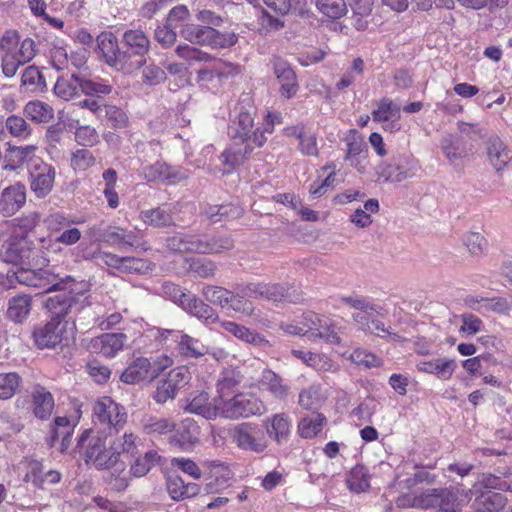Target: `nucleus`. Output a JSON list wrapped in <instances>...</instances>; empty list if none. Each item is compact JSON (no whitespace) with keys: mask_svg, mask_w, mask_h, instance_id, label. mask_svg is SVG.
Here are the masks:
<instances>
[{"mask_svg":"<svg viewBox=\"0 0 512 512\" xmlns=\"http://www.w3.org/2000/svg\"><path fill=\"white\" fill-rule=\"evenodd\" d=\"M97 48L106 64L118 71L129 72V52L121 51L112 32H102L96 38Z\"/></svg>","mask_w":512,"mask_h":512,"instance_id":"9","label":"nucleus"},{"mask_svg":"<svg viewBox=\"0 0 512 512\" xmlns=\"http://www.w3.org/2000/svg\"><path fill=\"white\" fill-rule=\"evenodd\" d=\"M31 241L26 236L13 237L7 241L0 251L2 260L18 267H25L26 257Z\"/></svg>","mask_w":512,"mask_h":512,"instance_id":"18","label":"nucleus"},{"mask_svg":"<svg viewBox=\"0 0 512 512\" xmlns=\"http://www.w3.org/2000/svg\"><path fill=\"white\" fill-rule=\"evenodd\" d=\"M33 412L39 419H47L50 417L54 408V399L52 394L45 389H37L32 394Z\"/></svg>","mask_w":512,"mask_h":512,"instance_id":"41","label":"nucleus"},{"mask_svg":"<svg viewBox=\"0 0 512 512\" xmlns=\"http://www.w3.org/2000/svg\"><path fill=\"white\" fill-rule=\"evenodd\" d=\"M320 13L331 19H339L347 13L345 0H314Z\"/></svg>","mask_w":512,"mask_h":512,"instance_id":"50","label":"nucleus"},{"mask_svg":"<svg viewBox=\"0 0 512 512\" xmlns=\"http://www.w3.org/2000/svg\"><path fill=\"white\" fill-rule=\"evenodd\" d=\"M5 128L11 136L26 139L31 135V127L26 120L17 115H10L5 121Z\"/></svg>","mask_w":512,"mask_h":512,"instance_id":"55","label":"nucleus"},{"mask_svg":"<svg viewBox=\"0 0 512 512\" xmlns=\"http://www.w3.org/2000/svg\"><path fill=\"white\" fill-rule=\"evenodd\" d=\"M181 308L190 315L203 321L205 324H213L219 321L218 313L209 304L194 294H189Z\"/></svg>","mask_w":512,"mask_h":512,"instance_id":"24","label":"nucleus"},{"mask_svg":"<svg viewBox=\"0 0 512 512\" xmlns=\"http://www.w3.org/2000/svg\"><path fill=\"white\" fill-rule=\"evenodd\" d=\"M21 82L33 91H43L46 88L45 78L36 66H29L24 70Z\"/></svg>","mask_w":512,"mask_h":512,"instance_id":"58","label":"nucleus"},{"mask_svg":"<svg viewBox=\"0 0 512 512\" xmlns=\"http://www.w3.org/2000/svg\"><path fill=\"white\" fill-rule=\"evenodd\" d=\"M189 171L183 167L171 166L163 161L143 167V175L147 181H163L176 184L189 177Z\"/></svg>","mask_w":512,"mask_h":512,"instance_id":"14","label":"nucleus"},{"mask_svg":"<svg viewBox=\"0 0 512 512\" xmlns=\"http://www.w3.org/2000/svg\"><path fill=\"white\" fill-rule=\"evenodd\" d=\"M486 154L490 164L497 173L504 168L512 160V151L498 136H491L486 141Z\"/></svg>","mask_w":512,"mask_h":512,"instance_id":"21","label":"nucleus"},{"mask_svg":"<svg viewBox=\"0 0 512 512\" xmlns=\"http://www.w3.org/2000/svg\"><path fill=\"white\" fill-rule=\"evenodd\" d=\"M55 168L43 161L33 164L29 172L30 189L37 198L46 197L53 188Z\"/></svg>","mask_w":512,"mask_h":512,"instance_id":"12","label":"nucleus"},{"mask_svg":"<svg viewBox=\"0 0 512 512\" xmlns=\"http://www.w3.org/2000/svg\"><path fill=\"white\" fill-rule=\"evenodd\" d=\"M401 107L390 98L384 97L376 103V109L372 111V119L378 123H384L386 131L395 132L401 128Z\"/></svg>","mask_w":512,"mask_h":512,"instance_id":"15","label":"nucleus"},{"mask_svg":"<svg viewBox=\"0 0 512 512\" xmlns=\"http://www.w3.org/2000/svg\"><path fill=\"white\" fill-rule=\"evenodd\" d=\"M304 326L306 335L312 339H323L331 344L340 343V337L335 331L331 319L325 316H319L316 313L309 312L304 315Z\"/></svg>","mask_w":512,"mask_h":512,"instance_id":"13","label":"nucleus"},{"mask_svg":"<svg viewBox=\"0 0 512 512\" xmlns=\"http://www.w3.org/2000/svg\"><path fill=\"white\" fill-rule=\"evenodd\" d=\"M20 384V376L17 373L0 374V398H11Z\"/></svg>","mask_w":512,"mask_h":512,"instance_id":"62","label":"nucleus"},{"mask_svg":"<svg viewBox=\"0 0 512 512\" xmlns=\"http://www.w3.org/2000/svg\"><path fill=\"white\" fill-rule=\"evenodd\" d=\"M170 251L179 253H221L233 248V240L227 236L200 237L197 235L176 233L166 239Z\"/></svg>","mask_w":512,"mask_h":512,"instance_id":"4","label":"nucleus"},{"mask_svg":"<svg viewBox=\"0 0 512 512\" xmlns=\"http://www.w3.org/2000/svg\"><path fill=\"white\" fill-rule=\"evenodd\" d=\"M122 41L125 51L129 52V72L146 64L145 55L150 49V40L140 29H129L124 32Z\"/></svg>","mask_w":512,"mask_h":512,"instance_id":"11","label":"nucleus"},{"mask_svg":"<svg viewBox=\"0 0 512 512\" xmlns=\"http://www.w3.org/2000/svg\"><path fill=\"white\" fill-rule=\"evenodd\" d=\"M103 117L107 124L116 129L125 128L129 122L127 114L115 105L103 104Z\"/></svg>","mask_w":512,"mask_h":512,"instance_id":"56","label":"nucleus"},{"mask_svg":"<svg viewBox=\"0 0 512 512\" xmlns=\"http://www.w3.org/2000/svg\"><path fill=\"white\" fill-rule=\"evenodd\" d=\"M86 371L90 377L98 384L108 381L111 370L108 366L101 364L97 360H91L86 364Z\"/></svg>","mask_w":512,"mask_h":512,"instance_id":"64","label":"nucleus"},{"mask_svg":"<svg viewBox=\"0 0 512 512\" xmlns=\"http://www.w3.org/2000/svg\"><path fill=\"white\" fill-rule=\"evenodd\" d=\"M157 376L149 359L138 357L134 359L122 372L120 379L126 384H136L141 381L152 380Z\"/></svg>","mask_w":512,"mask_h":512,"instance_id":"22","label":"nucleus"},{"mask_svg":"<svg viewBox=\"0 0 512 512\" xmlns=\"http://www.w3.org/2000/svg\"><path fill=\"white\" fill-rule=\"evenodd\" d=\"M457 495L449 488H432L423 491L418 495L416 504L418 509L440 508L448 505L449 501L454 500Z\"/></svg>","mask_w":512,"mask_h":512,"instance_id":"25","label":"nucleus"},{"mask_svg":"<svg viewBox=\"0 0 512 512\" xmlns=\"http://www.w3.org/2000/svg\"><path fill=\"white\" fill-rule=\"evenodd\" d=\"M79 87L86 96L103 97L112 92V86L98 80L82 79L79 82Z\"/></svg>","mask_w":512,"mask_h":512,"instance_id":"57","label":"nucleus"},{"mask_svg":"<svg viewBox=\"0 0 512 512\" xmlns=\"http://www.w3.org/2000/svg\"><path fill=\"white\" fill-rule=\"evenodd\" d=\"M263 428L269 438L277 444L287 442L291 432V420L286 413L274 414L263 421Z\"/></svg>","mask_w":512,"mask_h":512,"instance_id":"23","label":"nucleus"},{"mask_svg":"<svg viewBox=\"0 0 512 512\" xmlns=\"http://www.w3.org/2000/svg\"><path fill=\"white\" fill-rule=\"evenodd\" d=\"M160 456L157 451L149 450L143 457H137L131 465L130 471L135 477H142L147 474L152 467L158 464Z\"/></svg>","mask_w":512,"mask_h":512,"instance_id":"51","label":"nucleus"},{"mask_svg":"<svg viewBox=\"0 0 512 512\" xmlns=\"http://www.w3.org/2000/svg\"><path fill=\"white\" fill-rule=\"evenodd\" d=\"M198 426L189 419L182 422L177 432L171 438V444L183 450L190 449L198 441Z\"/></svg>","mask_w":512,"mask_h":512,"instance_id":"34","label":"nucleus"},{"mask_svg":"<svg viewBox=\"0 0 512 512\" xmlns=\"http://www.w3.org/2000/svg\"><path fill=\"white\" fill-rule=\"evenodd\" d=\"M126 340L124 333H105L92 338L87 347L92 353L112 358L123 349Z\"/></svg>","mask_w":512,"mask_h":512,"instance_id":"16","label":"nucleus"},{"mask_svg":"<svg viewBox=\"0 0 512 512\" xmlns=\"http://www.w3.org/2000/svg\"><path fill=\"white\" fill-rule=\"evenodd\" d=\"M212 62V66L210 68H202L197 72V79L199 81H212L215 76L222 77L229 73H231L232 66L223 63L221 60L214 59L210 61Z\"/></svg>","mask_w":512,"mask_h":512,"instance_id":"54","label":"nucleus"},{"mask_svg":"<svg viewBox=\"0 0 512 512\" xmlns=\"http://www.w3.org/2000/svg\"><path fill=\"white\" fill-rule=\"evenodd\" d=\"M233 442L242 450L262 453L268 447L264 431L256 424L244 422L236 425L232 431Z\"/></svg>","mask_w":512,"mask_h":512,"instance_id":"8","label":"nucleus"},{"mask_svg":"<svg viewBox=\"0 0 512 512\" xmlns=\"http://www.w3.org/2000/svg\"><path fill=\"white\" fill-rule=\"evenodd\" d=\"M295 134L299 139L300 151L308 156H317L318 149L316 143V137L313 134H308L303 128H295Z\"/></svg>","mask_w":512,"mask_h":512,"instance_id":"63","label":"nucleus"},{"mask_svg":"<svg viewBox=\"0 0 512 512\" xmlns=\"http://www.w3.org/2000/svg\"><path fill=\"white\" fill-rule=\"evenodd\" d=\"M265 410L264 403L249 394L237 393L227 400L220 401V416L228 419L261 415Z\"/></svg>","mask_w":512,"mask_h":512,"instance_id":"7","label":"nucleus"},{"mask_svg":"<svg viewBox=\"0 0 512 512\" xmlns=\"http://www.w3.org/2000/svg\"><path fill=\"white\" fill-rule=\"evenodd\" d=\"M507 503L508 499L504 494L488 490L476 496L473 507L476 512H501Z\"/></svg>","mask_w":512,"mask_h":512,"instance_id":"29","label":"nucleus"},{"mask_svg":"<svg viewBox=\"0 0 512 512\" xmlns=\"http://www.w3.org/2000/svg\"><path fill=\"white\" fill-rule=\"evenodd\" d=\"M181 353L187 357L198 358L208 352V348L198 339L187 334H181L178 342Z\"/></svg>","mask_w":512,"mask_h":512,"instance_id":"49","label":"nucleus"},{"mask_svg":"<svg viewBox=\"0 0 512 512\" xmlns=\"http://www.w3.org/2000/svg\"><path fill=\"white\" fill-rule=\"evenodd\" d=\"M185 410L211 420L220 416V402L216 405H211L208 394L200 392L188 402Z\"/></svg>","mask_w":512,"mask_h":512,"instance_id":"31","label":"nucleus"},{"mask_svg":"<svg viewBox=\"0 0 512 512\" xmlns=\"http://www.w3.org/2000/svg\"><path fill=\"white\" fill-rule=\"evenodd\" d=\"M324 402L319 386L312 385L306 389H302L299 393L298 403L306 410H317Z\"/></svg>","mask_w":512,"mask_h":512,"instance_id":"48","label":"nucleus"},{"mask_svg":"<svg viewBox=\"0 0 512 512\" xmlns=\"http://www.w3.org/2000/svg\"><path fill=\"white\" fill-rule=\"evenodd\" d=\"M419 371L436 374L439 379L448 380L452 377L457 364L453 359L438 358L431 361H422L418 363Z\"/></svg>","mask_w":512,"mask_h":512,"instance_id":"33","label":"nucleus"},{"mask_svg":"<svg viewBox=\"0 0 512 512\" xmlns=\"http://www.w3.org/2000/svg\"><path fill=\"white\" fill-rule=\"evenodd\" d=\"M273 71L280 83L281 96L290 99L294 97L299 89L297 76L288 62L274 58Z\"/></svg>","mask_w":512,"mask_h":512,"instance_id":"19","label":"nucleus"},{"mask_svg":"<svg viewBox=\"0 0 512 512\" xmlns=\"http://www.w3.org/2000/svg\"><path fill=\"white\" fill-rule=\"evenodd\" d=\"M254 121L249 111H240L237 120L229 127L228 134L236 145L252 144L254 147H262L267 140L266 133L273 132V124L266 123L263 129L253 130Z\"/></svg>","mask_w":512,"mask_h":512,"instance_id":"6","label":"nucleus"},{"mask_svg":"<svg viewBox=\"0 0 512 512\" xmlns=\"http://www.w3.org/2000/svg\"><path fill=\"white\" fill-rule=\"evenodd\" d=\"M220 324L223 330L232 334L241 341L262 348H267L271 346L269 341L265 339L262 335L250 330L249 328L243 325H240L233 321H222Z\"/></svg>","mask_w":512,"mask_h":512,"instance_id":"28","label":"nucleus"},{"mask_svg":"<svg viewBox=\"0 0 512 512\" xmlns=\"http://www.w3.org/2000/svg\"><path fill=\"white\" fill-rule=\"evenodd\" d=\"M26 202V188L22 183H16L5 188L0 196V213L4 217L13 216Z\"/></svg>","mask_w":512,"mask_h":512,"instance_id":"20","label":"nucleus"},{"mask_svg":"<svg viewBox=\"0 0 512 512\" xmlns=\"http://www.w3.org/2000/svg\"><path fill=\"white\" fill-rule=\"evenodd\" d=\"M263 390L268 391L275 399L285 400L290 393V386L271 369H264L259 379Z\"/></svg>","mask_w":512,"mask_h":512,"instance_id":"27","label":"nucleus"},{"mask_svg":"<svg viewBox=\"0 0 512 512\" xmlns=\"http://www.w3.org/2000/svg\"><path fill=\"white\" fill-rule=\"evenodd\" d=\"M78 297L72 288L62 291L45 301V307L51 313V319L44 325L35 328L33 338L40 349L54 348L63 340L66 324L63 317L78 306Z\"/></svg>","mask_w":512,"mask_h":512,"instance_id":"2","label":"nucleus"},{"mask_svg":"<svg viewBox=\"0 0 512 512\" xmlns=\"http://www.w3.org/2000/svg\"><path fill=\"white\" fill-rule=\"evenodd\" d=\"M80 80L74 74L70 78L59 77L53 88L54 94L65 101L73 99L78 94Z\"/></svg>","mask_w":512,"mask_h":512,"instance_id":"45","label":"nucleus"},{"mask_svg":"<svg viewBox=\"0 0 512 512\" xmlns=\"http://www.w3.org/2000/svg\"><path fill=\"white\" fill-rule=\"evenodd\" d=\"M167 491L173 500L181 501L196 496L200 487L196 483H185L178 475H170L167 479Z\"/></svg>","mask_w":512,"mask_h":512,"instance_id":"32","label":"nucleus"},{"mask_svg":"<svg viewBox=\"0 0 512 512\" xmlns=\"http://www.w3.org/2000/svg\"><path fill=\"white\" fill-rule=\"evenodd\" d=\"M291 353L298 359L302 360L307 366L314 369H324L326 366L330 367L329 360L321 354L313 352H305L302 350L293 349Z\"/></svg>","mask_w":512,"mask_h":512,"instance_id":"61","label":"nucleus"},{"mask_svg":"<svg viewBox=\"0 0 512 512\" xmlns=\"http://www.w3.org/2000/svg\"><path fill=\"white\" fill-rule=\"evenodd\" d=\"M341 302L351 308L359 310V312L352 314V319L359 324L364 331L370 330V321L372 317L375 314H378L381 309L380 306L369 302L364 297L344 296L341 298Z\"/></svg>","mask_w":512,"mask_h":512,"instance_id":"17","label":"nucleus"},{"mask_svg":"<svg viewBox=\"0 0 512 512\" xmlns=\"http://www.w3.org/2000/svg\"><path fill=\"white\" fill-rule=\"evenodd\" d=\"M128 418L125 407L109 396L98 398L93 404L92 421L104 430L118 433L126 424Z\"/></svg>","mask_w":512,"mask_h":512,"instance_id":"5","label":"nucleus"},{"mask_svg":"<svg viewBox=\"0 0 512 512\" xmlns=\"http://www.w3.org/2000/svg\"><path fill=\"white\" fill-rule=\"evenodd\" d=\"M141 218L146 224H149L153 227H166L174 225L172 214L161 207L142 211Z\"/></svg>","mask_w":512,"mask_h":512,"instance_id":"47","label":"nucleus"},{"mask_svg":"<svg viewBox=\"0 0 512 512\" xmlns=\"http://www.w3.org/2000/svg\"><path fill=\"white\" fill-rule=\"evenodd\" d=\"M292 287L281 283H264L263 299L278 302L290 297L289 290Z\"/></svg>","mask_w":512,"mask_h":512,"instance_id":"60","label":"nucleus"},{"mask_svg":"<svg viewBox=\"0 0 512 512\" xmlns=\"http://www.w3.org/2000/svg\"><path fill=\"white\" fill-rule=\"evenodd\" d=\"M367 153V145L361 139L357 137H353L347 143V153L345 155V160L350 161L351 165L354 166L359 172H364V167L360 165L359 159L362 154Z\"/></svg>","mask_w":512,"mask_h":512,"instance_id":"53","label":"nucleus"},{"mask_svg":"<svg viewBox=\"0 0 512 512\" xmlns=\"http://www.w3.org/2000/svg\"><path fill=\"white\" fill-rule=\"evenodd\" d=\"M190 373L184 366L169 371L167 376L157 382L152 398L159 404H164L169 399H174L177 392L188 384Z\"/></svg>","mask_w":512,"mask_h":512,"instance_id":"10","label":"nucleus"},{"mask_svg":"<svg viewBox=\"0 0 512 512\" xmlns=\"http://www.w3.org/2000/svg\"><path fill=\"white\" fill-rule=\"evenodd\" d=\"M418 168L410 166L403 169L399 165L383 163L379 165L377 174L379 178H383L385 182L399 183L416 175Z\"/></svg>","mask_w":512,"mask_h":512,"instance_id":"37","label":"nucleus"},{"mask_svg":"<svg viewBox=\"0 0 512 512\" xmlns=\"http://www.w3.org/2000/svg\"><path fill=\"white\" fill-rule=\"evenodd\" d=\"M24 114L37 123H47L53 119L51 106L42 101H30L24 107Z\"/></svg>","mask_w":512,"mask_h":512,"instance_id":"43","label":"nucleus"},{"mask_svg":"<svg viewBox=\"0 0 512 512\" xmlns=\"http://www.w3.org/2000/svg\"><path fill=\"white\" fill-rule=\"evenodd\" d=\"M139 437L132 432H125L110 442L114 454L120 459L121 456L135 457L138 454Z\"/></svg>","mask_w":512,"mask_h":512,"instance_id":"36","label":"nucleus"},{"mask_svg":"<svg viewBox=\"0 0 512 512\" xmlns=\"http://www.w3.org/2000/svg\"><path fill=\"white\" fill-rule=\"evenodd\" d=\"M106 438L103 432L85 429L77 440L76 448L86 465L120 473L125 469V463L117 458L110 444L106 445Z\"/></svg>","mask_w":512,"mask_h":512,"instance_id":"3","label":"nucleus"},{"mask_svg":"<svg viewBox=\"0 0 512 512\" xmlns=\"http://www.w3.org/2000/svg\"><path fill=\"white\" fill-rule=\"evenodd\" d=\"M255 148L252 144H245L243 149H227L221 154V161L224 165L235 168L242 165Z\"/></svg>","mask_w":512,"mask_h":512,"instance_id":"52","label":"nucleus"},{"mask_svg":"<svg viewBox=\"0 0 512 512\" xmlns=\"http://www.w3.org/2000/svg\"><path fill=\"white\" fill-rule=\"evenodd\" d=\"M326 423L327 418L321 413L306 415L298 422V433L302 438L311 439L322 431Z\"/></svg>","mask_w":512,"mask_h":512,"instance_id":"38","label":"nucleus"},{"mask_svg":"<svg viewBox=\"0 0 512 512\" xmlns=\"http://www.w3.org/2000/svg\"><path fill=\"white\" fill-rule=\"evenodd\" d=\"M348 487L356 493L365 492L370 488V475L363 465H356L351 469L347 479Z\"/></svg>","mask_w":512,"mask_h":512,"instance_id":"44","label":"nucleus"},{"mask_svg":"<svg viewBox=\"0 0 512 512\" xmlns=\"http://www.w3.org/2000/svg\"><path fill=\"white\" fill-rule=\"evenodd\" d=\"M31 311V297L28 295H17L8 302L7 317L15 322L22 323Z\"/></svg>","mask_w":512,"mask_h":512,"instance_id":"40","label":"nucleus"},{"mask_svg":"<svg viewBox=\"0 0 512 512\" xmlns=\"http://www.w3.org/2000/svg\"><path fill=\"white\" fill-rule=\"evenodd\" d=\"M185 39L190 41L191 43H197L200 45H210L213 44V37L215 35V29L210 26H200V25H188L182 31Z\"/></svg>","mask_w":512,"mask_h":512,"instance_id":"42","label":"nucleus"},{"mask_svg":"<svg viewBox=\"0 0 512 512\" xmlns=\"http://www.w3.org/2000/svg\"><path fill=\"white\" fill-rule=\"evenodd\" d=\"M189 271L200 278H211L217 271V265L212 260L197 258L191 261Z\"/></svg>","mask_w":512,"mask_h":512,"instance_id":"59","label":"nucleus"},{"mask_svg":"<svg viewBox=\"0 0 512 512\" xmlns=\"http://www.w3.org/2000/svg\"><path fill=\"white\" fill-rule=\"evenodd\" d=\"M243 378L241 372L236 368L224 369L217 381V392L220 401L227 400L239 393Z\"/></svg>","mask_w":512,"mask_h":512,"instance_id":"26","label":"nucleus"},{"mask_svg":"<svg viewBox=\"0 0 512 512\" xmlns=\"http://www.w3.org/2000/svg\"><path fill=\"white\" fill-rule=\"evenodd\" d=\"M73 427L71 426L70 420L63 417H56L54 420V425L51 429V435L48 439V443L50 446H54L56 440L61 436V447L60 451L64 453L71 444Z\"/></svg>","mask_w":512,"mask_h":512,"instance_id":"35","label":"nucleus"},{"mask_svg":"<svg viewBox=\"0 0 512 512\" xmlns=\"http://www.w3.org/2000/svg\"><path fill=\"white\" fill-rule=\"evenodd\" d=\"M50 250L53 252L57 251V248H54L52 239L42 238L39 247L34 246L31 242L25 267L9 270L8 280L10 282L15 280L19 284L30 287L42 288L46 292L68 291L71 285L69 287H67V285L75 282L71 276H67L62 278L59 282H55L56 276L50 271L43 269L50 261L48 257Z\"/></svg>","mask_w":512,"mask_h":512,"instance_id":"1","label":"nucleus"},{"mask_svg":"<svg viewBox=\"0 0 512 512\" xmlns=\"http://www.w3.org/2000/svg\"><path fill=\"white\" fill-rule=\"evenodd\" d=\"M201 293L207 302L222 308L227 307L231 299V291L221 286L206 284L202 287Z\"/></svg>","mask_w":512,"mask_h":512,"instance_id":"46","label":"nucleus"},{"mask_svg":"<svg viewBox=\"0 0 512 512\" xmlns=\"http://www.w3.org/2000/svg\"><path fill=\"white\" fill-rule=\"evenodd\" d=\"M232 472L228 467L217 465L212 470L209 481L206 483L205 491L208 494L222 493L231 485Z\"/></svg>","mask_w":512,"mask_h":512,"instance_id":"39","label":"nucleus"},{"mask_svg":"<svg viewBox=\"0 0 512 512\" xmlns=\"http://www.w3.org/2000/svg\"><path fill=\"white\" fill-rule=\"evenodd\" d=\"M36 151V146H11L6 150L4 156V169L14 171L22 167L28 160H30Z\"/></svg>","mask_w":512,"mask_h":512,"instance_id":"30","label":"nucleus"}]
</instances>
